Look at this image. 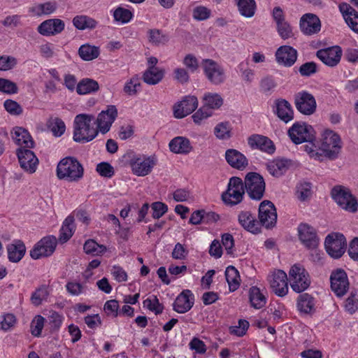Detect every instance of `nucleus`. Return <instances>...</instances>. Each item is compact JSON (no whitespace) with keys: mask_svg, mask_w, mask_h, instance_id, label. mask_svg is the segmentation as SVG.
I'll use <instances>...</instances> for the list:
<instances>
[{"mask_svg":"<svg viewBox=\"0 0 358 358\" xmlns=\"http://www.w3.org/2000/svg\"><path fill=\"white\" fill-rule=\"evenodd\" d=\"M240 14L245 17H252L255 15L257 5L255 0H234Z\"/></svg>","mask_w":358,"mask_h":358,"instance_id":"nucleus-38","label":"nucleus"},{"mask_svg":"<svg viewBox=\"0 0 358 358\" xmlns=\"http://www.w3.org/2000/svg\"><path fill=\"white\" fill-rule=\"evenodd\" d=\"M65 29L64 22L59 18L48 19L37 27L38 32L43 36H55L60 34Z\"/></svg>","mask_w":358,"mask_h":358,"instance_id":"nucleus-18","label":"nucleus"},{"mask_svg":"<svg viewBox=\"0 0 358 358\" xmlns=\"http://www.w3.org/2000/svg\"><path fill=\"white\" fill-rule=\"evenodd\" d=\"M288 135L293 143L301 144L313 140V129L304 122H296L288 130Z\"/></svg>","mask_w":358,"mask_h":358,"instance_id":"nucleus-8","label":"nucleus"},{"mask_svg":"<svg viewBox=\"0 0 358 358\" xmlns=\"http://www.w3.org/2000/svg\"><path fill=\"white\" fill-rule=\"evenodd\" d=\"M288 280L291 288L296 293L306 290L311 283L309 273L299 264H294L290 268Z\"/></svg>","mask_w":358,"mask_h":358,"instance_id":"nucleus-4","label":"nucleus"},{"mask_svg":"<svg viewBox=\"0 0 358 358\" xmlns=\"http://www.w3.org/2000/svg\"><path fill=\"white\" fill-rule=\"evenodd\" d=\"M327 253L334 258L341 257L345 252L346 240L341 234H329L324 242Z\"/></svg>","mask_w":358,"mask_h":358,"instance_id":"nucleus-9","label":"nucleus"},{"mask_svg":"<svg viewBox=\"0 0 358 358\" xmlns=\"http://www.w3.org/2000/svg\"><path fill=\"white\" fill-rule=\"evenodd\" d=\"M57 8V3L55 1H46L38 3L31 7L29 12L34 16L49 15L54 13Z\"/></svg>","mask_w":358,"mask_h":358,"instance_id":"nucleus-35","label":"nucleus"},{"mask_svg":"<svg viewBox=\"0 0 358 358\" xmlns=\"http://www.w3.org/2000/svg\"><path fill=\"white\" fill-rule=\"evenodd\" d=\"M133 16V13L130 10L122 7L117 8L113 12L114 20L122 24L130 22Z\"/></svg>","mask_w":358,"mask_h":358,"instance_id":"nucleus-53","label":"nucleus"},{"mask_svg":"<svg viewBox=\"0 0 358 358\" xmlns=\"http://www.w3.org/2000/svg\"><path fill=\"white\" fill-rule=\"evenodd\" d=\"M214 134L220 140H227L231 136V127L229 122L218 123L214 128Z\"/></svg>","mask_w":358,"mask_h":358,"instance_id":"nucleus-48","label":"nucleus"},{"mask_svg":"<svg viewBox=\"0 0 358 358\" xmlns=\"http://www.w3.org/2000/svg\"><path fill=\"white\" fill-rule=\"evenodd\" d=\"M156 164L157 160L154 157L144 155H134L129 161L132 173L137 176L150 174Z\"/></svg>","mask_w":358,"mask_h":358,"instance_id":"nucleus-5","label":"nucleus"},{"mask_svg":"<svg viewBox=\"0 0 358 358\" xmlns=\"http://www.w3.org/2000/svg\"><path fill=\"white\" fill-rule=\"evenodd\" d=\"M243 194L242 180L238 177H232L229 180L227 192L222 194V199L227 204L236 205L242 201Z\"/></svg>","mask_w":358,"mask_h":358,"instance_id":"nucleus-7","label":"nucleus"},{"mask_svg":"<svg viewBox=\"0 0 358 358\" xmlns=\"http://www.w3.org/2000/svg\"><path fill=\"white\" fill-rule=\"evenodd\" d=\"M339 10L349 27L358 34V12L346 3L339 5Z\"/></svg>","mask_w":358,"mask_h":358,"instance_id":"nucleus-30","label":"nucleus"},{"mask_svg":"<svg viewBox=\"0 0 358 358\" xmlns=\"http://www.w3.org/2000/svg\"><path fill=\"white\" fill-rule=\"evenodd\" d=\"M99 89V83L91 78H83L78 84L76 92L78 94L84 95L96 92Z\"/></svg>","mask_w":358,"mask_h":358,"instance_id":"nucleus-39","label":"nucleus"},{"mask_svg":"<svg viewBox=\"0 0 358 358\" xmlns=\"http://www.w3.org/2000/svg\"><path fill=\"white\" fill-rule=\"evenodd\" d=\"M248 143L251 148L259 149L270 155L273 154L275 150L273 141L262 135L253 134L250 136L248 138Z\"/></svg>","mask_w":358,"mask_h":358,"instance_id":"nucleus-25","label":"nucleus"},{"mask_svg":"<svg viewBox=\"0 0 358 358\" xmlns=\"http://www.w3.org/2000/svg\"><path fill=\"white\" fill-rule=\"evenodd\" d=\"M274 113L285 123H288L294 119L292 107L289 101L284 99L275 100Z\"/></svg>","mask_w":358,"mask_h":358,"instance_id":"nucleus-29","label":"nucleus"},{"mask_svg":"<svg viewBox=\"0 0 358 358\" xmlns=\"http://www.w3.org/2000/svg\"><path fill=\"white\" fill-rule=\"evenodd\" d=\"M194 303V294L190 290L185 289L176 297L173 310L178 313H185L192 308Z\"/></svg>","mask_w":358,"mask_h":358,"instance_id":"nucleus-27","label":"nucleus"},{"mask_svg":"<svg viewBox=\"0 0 358 358\" xmlns=\"http://www.w3.org/2000/svg\"><path fill=\"white\" fill-rule=\"evenodd\" d=\"M297 308L303 313H312L315 308L314 298L307 293L299 295L297 299Z\"/></svg>","mask_w":358,"mask_h":358,"instance_id":"nucleus-40","label":"nucleus"},{"mask_svg":"<svg viewBox=\"0 0 358 358\" xmlns=\"http://www.w3.org/2000/svg\"><path fill=\"white\" fill-rule=\"evenodd\" d=\"M227 162L234 169L243 171L248 165L246 157L236 149H228L225 152Z\"/></svg>","mask_w":358,"mask_h":358,"instance_id":"nucleus-28","label":"nucleus"},{"mask_svg":"<svg viewBox=\"0 0 358 358\" xmlns=\"http://www.w3.org/2000/svg\"><path fill=\"white\" fill-rule=\"evenodd\" d=\"M1 317L0 329L4 331L10 330L17 322L16 317L12 313H4Z\"/></svg>","mask_w":358,"mask_h":358,"instance_id":"nucleus-56","label":"nucleus"},{"mask_svg":"<svg viewBox=\"0 0 358 358\" xmlns=\"http://www.w3.org/2000/svg\"><path fill=\"white\" fill-rule=\"evenodd\" d=\"M259 220L260 226L271 228L275 226L277 220V213L275 206L268 200L263 201L259 207Z\"/></svg>","mask_w":358,"mask_h":358,"instance_id":"nucleus-14","label":"nucleus"},{"mask_svg":"<svg viewBox=\"0 0 358 358\" xmlns=\"http://www.w3.org/2000/svg\"><path fill=\"white\" fill-rule=\"evenodd\" d=\"M151 208L152 210V216L154 219L162 217L168 211V206L160 201L152 203Z\"/></svg>","mask_w":358,"mask_h":358,"instance_id":"nucleus-64","label":"nucleus"},{"mask_svg":"<svg viewBox=\"0 0 358 358\" xmlns=\"http://www.w3.org/2000/svg\"><path fill=\"white\" fill-rule=\"evenodd\" d=\"M331 194L335 202L343 210L350 213L357 211V199L348 187L336 185L331 189Z\"/></svg>","mask_w":358,"mask_h":358,"instance_id":"nucleus-3","label":"nucleus"},{"mask_svg":"<svg viewBox=\"0 0 358 358\" xmlns=\"http://www.w3.org/2000/svg\"><path fill=\"white\" fill-rule=\"evenodd\" d=\"M246 192L252 199L260 200L265 191V182L257 173H248L245 178Z\"/></svg>","mask_w":358,"mask_h":358,"instance_id":"nucleus-6","label":"nucleus"},{"mask_svg":"<svg viewBox=\"0 0 358 358\" xmlns=\"http://www.w3.org/2000/svg\"><path fill=\"white\" fill-rule=\"evenodd\" d=\"M95 117L90 114H78L73 121V140L80 143L92 141L99 134L96 127H94Z\"/></svg>","mask_w":358,"mask_h":358,"instance_id":"nucleus-1","label":"nucleus"},{"mask_svg":"<svg viewBox=\"0 0 358 358\" xmlns=\"http://www.w3.org/2000/svg\"><path fill=\"white\" fill-rule=\"evenodd\" d=\"M148 41L156 46L164 45L169 40V36L158 29H151L148 31Z\"/></svg>","mask_w":358,"mask_h":358,"instance_id":"nucleus-45","label":"nucleus"},{"mask_svg":"<svg viewBox=\"0 0 358 358\" xmlns=\"http://www.w3.org/2000/svg\"><path fill=\"white\" fill-rule=\"evenodd\" d=\"M312 186L310 182H301L296 186V195L301 201L308 199L312 194Z\"/></svg>","mask_w":358,"mask_h":358,"instance_id":"nucleus-52","label":"nucleus"},{"mask_svg":"<svg viewBox=\"0 0 358 358\" xmlns=\"http://www.w3.org/2000/svg\"><path fill=\"white\" fill-rule=\"evenodd\" d=\"M83 249L87 254L93 256L99 255L106 250L104 245H99L93 240H87L84 244Z\"/></svg>","mask_w":358,"mask_h":358,"instance_id":"nucleus-54","label":"nucleus"},{"mask_svg":"<svg viewBox=\"0 0 358 358\" xmlns=\"http://www.w3.org/2000/svg\"><path fill=\"white\" fill-rule=\"evenodd\" d=\"M57 239L55 236H49L39 241L30 251V256L34 259L50 256L55 250Z\"/></svg>","mask_w":358,"mask_h":358,"instance_id":"nucleus-12","label":"nucleus"},{"mask_svg":"<svg viewBox=\"0 0 358 358\" xmlns=\"http://www.w3.org/2000/svg\"><path fill=\"white\" fill-rule=\"evenodd\" d=\"M294 103L296 109L303 115H310L316 110L317 103L314 96L304 90L295 94Z\"/></svg>","mask_w":358,"mask_h":358,"instance_id":"nucleus-11","label":"nucleus"},{"mask_svg":"<svg viewBox=\"0 0 358 358\" xmlns=\"http://www.w3.org/2000/svg\"><path fill=\"white\" fill-rule=\"evenodd\" d=\"M7 252L9 261L17 263L24 256L26 247L21 241L15 240L13 243L8 245Z\"/></svg>","mask_w":358,"mask_h":358,"instance_id":"nucleus-33","label":"nucleus"},{"mask_svg":"<svg viewBox=\"0 0 358 358\" xmlns=\"http://www.w3.org/2000/svg\"><path fill=\"white\" fill-rule=\"evenodd\" d=\"M98 47L91 45L88 43L82 45L78 50V55L85 61H91L97 58L99 55Z\"/></svg>","mask_w":358,"mask_h":358,"instance_id":"nucleus-46","label":"nucleus"},{"mask_svg":"<svg viewBox=\"0 0 358 358\" xmlns=\"http://www.w3.org/2000/svg\"><path fill=\"white\" fill-rule=\"evenodd\" d=\"M345 308L350 314L358 310V292H352L345 303Z\"/></svg>","mask_w":358,"mask_h":358,"instance_id":"nucleus-58","label":"nucleus"},{"mask_svg":"<svg viewBox=\"0 0 358 358\" xmlns=\"http://www.w3.org/2000/svg\"><path fill=\"white\" fill-rule=\"evenodd\" d=\"M56 172L59 180L77 182L83 178L84 169L76 158L68 157L59 161Z\"/></svg>","mask_w":358,"mask_h":358,"instance_id":"nucleus-2","label":"nucleus"},{"mask_svg":"<svg viewBox=\"0 0 358 358\" xmlns=\"http://www.w3.org/2000/svg\"><path fill=\"white\" fill-rule=\"evenodd\" d=\"M210 10L203 6H196L192 12L193 18L198 21L206 20L210 17Z\"/></svg>","mask_w":358,"mask_h":358,"instance_id":"nucleus-60","label":"nucleus"},{"mask_svg":"<svg viewBox=\"0 0 358 358\" xmlns=\"http://www.w3.org/2000/svg\"><path fill=\"white\" fill-rule=\"evenodd\" d=\"M275 57L278 64L290 67L296 62L298 52L296 49L289 45H282L277 49Z\"/></svg>","mask_w":358,"mask_h":358,"instance_id":"nucleus-22","label":"nucleus"},{"mask_svg":"<svg viewBox=\"0 0 358 358\" xmlns=\"http://www.w3.org/2000/svg\"><path fill=\"white\" fill-rule=\"evenodd\" d=\"M117 116V110L115 106H108L106 110H102L95 120L97 129L102 134L107 133Z\"/></svg>","mask_w":358,"mask_h":358,"instance_id":"nucleus-17","label":"nucleus"},{"mask_svg":"<svg viewBox=\"0 0 358 358\" xmlns=\"http://www.w3.org/2000/svg\"><path fill=\"white\" fill-rule=\"evenodd\" d=\"M64 320V315L55 310H50L48 315V324L54 331H57L61 327Z\"/></svg>","mask_w":358,"mask_h":358,"instance_id":"nucleus-55","label":"nucleus"},{"mask_svg":"<svg viewBox=\"0 0 358 358\" xmlns=\"http://www.w3.org/2000/svg\"><path fill=\"white\" fill-rule=\"evenodd\" d=\"M12 134L13 139L19 146V148H31L34 147V142L27 129L17 127L13 129Z\"/></svg>","mask_w":358,"mask_h":358,"instance_id":"nucleus-31","label":"nucleus"},{"mask_svg":"<svg viewBox=\"0 0 358 358\" xmlns=\"http://www.w3.org/2000/svg\"><path fill=\"white\" fill-rule=\"evenodd\" d=\"M204 74L208 80L214 85H220L224 82L226 76L224 69L216 62L206 59L201 63Z\"/></svg>","mask_w":358,"mask_h":358,"instance_id":"nucleus-10","label":"nucleus"},{"mask_svg":"<svg viewBox=\"0 0 358 358\" xmlns=\"http://www.w3.org/2000/svg\"><path fill=\"white\" fill-rule=\"evenodd\" d=\"M341 139L338 134L333 131H325L322 135L320 150L329 157H334L341 148Z\"/></svg>","mask_w":358,"mask_h":358,"instance_id":"nucleus-13","label":"nucleus"},{"mask_svg":"<svg viewBox=\"0 0 358 358\" xmlns=\"http://www.w3.org/2000/svg\"><path fill=\"white\" fill-rule=\"evenodd\" d=\"M65 287L67 292L71 296H80L85 294L87 291L85 283H81L76 280H69Z\"/></svg>","mask_w":358,"mask_h":358,"instance_id":"nucleus-50","label":"nucleus"},{"mask_svg":"<svg viewBox=\"0 0 358 358\" xmlns=\"http://www.w3.org/2000/svg\"><path fill=\"white\" fill-rule=\"evenodd\" d=\"M288 277L287 273L278 270L269 276V283L273 292L278 296H284L288 292Z\"/></svg>","mask_w":358,"mask_h":358,"instance_id":"nucleus-16","label":"nucleus"},{"mask_svg":"<svg viewBox=\"0 0 358 358\" xmlns=\"http://www.w3.org/2000/svg\"><path fill=\"white\" fill-rule=\"evenodd\" d=\"M73 25L78 30L93 29L98 22L92 17L86 15H76L72 20Z\"/></svg>","mask_w":358,"mask_h":358,"instance_id":"nucleus-36","label":"nucleus"},{"mask_svg":"<svg viewBox=\"0 0 358 358\" xmlns=\"http://www.w3.org/2000/svg\"><path fill=\"white\" fill-rule=\"evenodd\" d=\"M316 55L324 64L333 67L339 63L342 50L339 46H333L318 50Z\"/></svg>","mask_w":358,"mask_h":358,"instance_id":"nucleus-23","label":"nucleus"},{"mask_svg":"<svg viewBox=\"0 0 358 358\" xmlns=\"http://www.w3.org/2000/svg\"><path fill=\"white\" fill-rule=\"evenodd\" d=\"M51 131L55 136H61L65 131L64 122L59 118L55 117L50 122Z\"/></svg>","mask_w":358,"mask_h":358,"instance_id":"nucleus-63","label":"nucleus"},{"mask_svg":"<svg viewBox=\"0 0 358 358\" xmlns=\"http://www.w3.org/2000/svg\"><path fill=\"white\" fill-rule=\"evenodd\" d=\"M225 277L231 292L236 291L240 285V276L238 270L233 266H229L225 271Z\"/></svg>","mask_w":358,"mask_h":358,"instance_id":"nucleus-44","label":"nucleus"},{"mask_svg":"<svg viewBox=\"0 0 358 358\" xmlns=\"http://www.w3.org/2000/svg\"><path fill=\"white\" fill-rule=\"evenodd\" d=\"M289 166V161L284 159H275L266 164V169L269 173L277 178L285 174Z\"/></svg>","mask_w":358,"mask_h":358,"instance_id":"nucleus-34","label":"nucleus"},{"mask_svg":"<svg viewBox=\"0 0 358 358\" xmlns=\"http://www.w3.org/2000/svg\"><path fill=\"white\" fill-rule=\"evenodd\" d=\"M331 288L338 296H343L349 289V281L346 273L343 269L332 271L330 276Z\"/></svg>","mask_w":358,"mask_h":358,"instance_id":"nucleus-15","label":"nucleus"},{"mask_svg":"<svg viewBox=\"0 0 358 358\" xmlns=\"http://www.w3.org/2000/svg\"><path fill=\"white\" fill-rule=\"evenodd\" d=\"M50 294L48 288L45 285H42L37 288L31 295V303L35 306H38L46 301Z\"/></svg>","mask_w":358,"mask_h":358,"instance_id":"nucleus-47","label":"nucleus"},{"mask_svg":"<svg viewBox=\"0 0 358 358\" xmlns=\"http://www.w3.org/2000/svg\"><path fill=\"white\" fill-rule=\"evenodd\" d=\"M18 91L17 85L8 79L0 78V92L6 94H16Z\"/></svg>","mask_w":358,"mask_h":358,"instance_id":"nucleus-62","label":"nucleus"},{"mask_svg":"<svg viewBox=\"0 0 358 358\" xmlns=\"http://www.w3.org/2000/svg\"><path fill=\"white\" fill-rule=\"evenodd\" d=\"M74 218L72 216L67 217L63 222L59 233V241L65 243L73 236L75 231Z\"/></svg>","mask_w":358,"mask_h":358,"instance_id":"nucleus-43","label":"nucleus"},{"mask_svg":"<svg viewBox=\"0 0 358 358\" xmlns=\"http://www.w3.org/2000/svg\"><path fill=\"white\" fill-rule=\"evenodd\" d=\"M140 78L138 76L135 75L125 83L123 92L128 96H136L140 90Z\"/></svg>","mask_w":358,"mask_h":358,"instance_id":"nucleus-49","label":"nucleus"},{"mask_svg":"<svg viewBox=\"0 0 358 358\" xmlns=\"http://www.w3.org/2000/svg\"><path fill=\"white\" fill-rule=\"evenodd\" d=\"M213 115V111L204 106L201 107L192 115L193 121L196 124H201L202 122Z\"/></svg>","mask_w":358,"mask_h":358,"instance_id":"nucleus-61","label":"nucleus"},{"mask_svg":"<svg viewBox=\"0 0 358 358\" xmlns=\"http://www.w3.org/2000/svg\"><path fill=\"white\" fill-rule=\"evenodd\" d=\"M249 299L251 306L255 309L263 308L266 303V298L260 289L253 286L249 289Z\"/></svg>","mask_w":358,"mask_h":358,"instance_id":"nucleus-37","label":"nucleus"},{"mask_svg":"<svg viewBox=\"0 0 358 358\" xmlns=\"http://www.w3.org/2000/svg\"><path fill=\"white\" fill-rule=\"evenodd\" d=\"M165 71L163 69H147L143 76V81L151 85L158 84L164 78Z\"/></svg>","mask_w":358,"mask_h":358,"instance_id":"nucleus-42","label":"nucleus"},{"mask_svg":"<svg viewBox=\"0 0 358 358\" xmlns=\"http://www.w3.org/2000/svg\"><path fill=\"white\" fill-rule=\"evenodd\" d=\"M143 307L155 313V315L161 314L164 310V306L159 302L158 298L155 295H152L143 302Z\"/></svg>","mask_w":358,"mask_h":358,"instance_id":"nucleus-51","label":"nucleus"},{"mask_svg":"<svg viewBox=\"0 0 358 358\" xmlns=\"http://www.w3.org/2000/svg\"><path fill=\"white\" fill-rule=\"evenodd\" d=\"M96 172L101 176L107 178H112L115 174L113 166L108 162H101L96 165Z\"/></svg>","mask_w":358,"mask_h":358,"instance_id":"nucleus-59","label":"nucleus"},{"mask_svg":"<svg viewBox=\"0 0 358 358\" xmlns=\"http://www.w3.org/2000/svg\"><path fill=\"white\" fill-rule=\"evenodd\" d=\"M300 28L306 35L318 33L321 29V23L318 17L312 13L303 15L300 20Z\"/></svg>","mask_w":358,"mask_h":358,"instance_id":"nucleus-26","label":"nucleus"},{"mask_svg":"<svg viewBox=\"0 0 358 358\" xmlns=\"http://www.w3.org/2000/svg\"><path fill=\"white\" fill-rule=\"evenodd\" d=\"M223 99L217 93L206 92L203 96V106L209 108L210 110H217L223 104Z\"/></svg>","mask_w":358,"mask_h":358,"instance_id":"nucleus-41","label":"nucleus"},{"mask_svg":"<svg viewBox=\"0 0 358 358\" xmlns=\"http://www.w3.org/2000/svg\"><path fill=\"white\" fill-rule=\"evenodd\" d=\"M299 240L308 248L314 249L319 243L315 229L310 225L301 223L298 227Z\"/></svg>","mask_w":358,"mask_h":358,"instance_id":"nucleus-19","label":"nucleus"},{"mask_svg":"<svg viewBox=\"0 0 358 358\" xmlns=\"http://www.w3.org/2000/svg\"><path fill=\"white\" fill-rule=\"evenodd\" d=\"M170 150L176 154L187 155L192 150L189 140L184 136L173 138L169 144Z\"/></svg>","mask_w":358,"mask_h":358,"instance_id":"nucleus-32","label":"nucleus"},{"mask_svg":"<svg viewBox=\"0 0 358 358\" xmlns=\"http://www.w3.org/2000/svg\"><path fill=\"white\" fill-rule=\"evenodd\" d=\"M198 107V99L195 96H186L173 106V114L176 118H182L192 113Z\"/></svg>","mask_w":358,"mask_h":358,"instance_id":"nucleus-21","label":"nucleus"},{"mask_svg":"<svg viewBox=\"0 0 358 358\" xmlns=\"http://www.w3.org/2000/svg\"><path fill=\"white\" fill-rule=\"evenodd\" d=\"M5 110L11 115L17 116L23 113L22 107L15 101L7 99L3 103Z\"/></svg>","mask_w":358,"mask_h":358,"instance_id":"nucleus-57","label":"nucleus"},{"mask_svg":"<svg viewBox=\"0 0 358 358\" xmlns=\"http://www.w3.org/2000/svg\"><path fill=\"white\" fill-rule=\"evenodd\" d=\"M17 155L22 169L30 173L36 171L38 159L30 148H18Z\"/></svg>","mask_w":358,"mask_h":358,"instance_id":"nucleus-20","label":"nucleus"},{"mask_svg":"<svg viewBox=\"0 0 358 358\" xmlns=\"http://www.w3.org/2000/svg\"><path fill=\"white\" fill-rule=\"evenodd\" d=\"M238 224L245 231L256 234L260 232V224L250 211L242 210L237 216Z\"/></svg>","mask_w":358,"mask_h":358,"instance_id":"nucleus-24","label":"nucleus"}]
</instances>
